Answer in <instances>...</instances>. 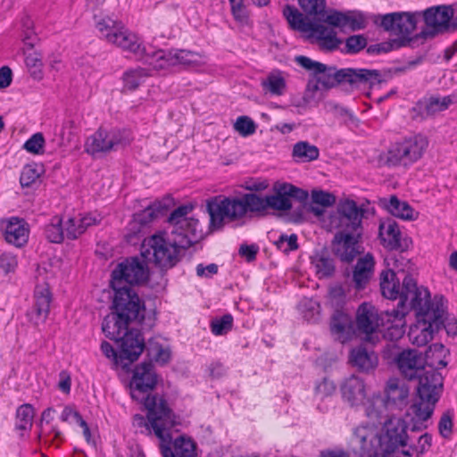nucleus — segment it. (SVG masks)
Masks as SVG:
<instances>
[{"instance_id": "2f4dec72", "label": "nucleus", "mask_w": 457, "mask_h": 457, "mask_svg": "<svg viewBox=\"0 0 457 457\" xmlns=\"http://www.w3.org/2000/svg\"><path fill=\"white\" fill-rule=\"evenodd\" d=\"M120 359L128 360L133 362L143 353L145 342L141 333L138 330H129L120 339Z\"/></svg>"}, {"instance_id": "f03ea898", "label": "nucleus", "mask_w": 457, "mask_h": 457, "mask_svg": "<svg viewBox=\"0 0 457 457\" xmlns=\"http://www.w3.org/2000/svg\"><path fill=\"white\" fill-rule=\"evenodd\" d=\"M403 296L410 301V308L415 311L417 321L410 328L408 337L417 346H424L433 339L434 334L442 328L445 320V298L430 297L428 288L417 285L411 276L403 278Z\"/></svg>"}, {"instance_id": "20e7f679", "label": "nucleus", "mask_w": 457, "mask_h": 457, "mask_svg": "<svg viewBox=\"0 0 457 457\" xmlns=\"http://www.w3.org/2000/svg\"><path fill=\"white\" fill-rule=\"evenodd\" d=\"M283 15L290 27L302 32L309 40L315 42L321 49L332 51L342 44L338 38L337 27L330 26L324 21H312L304 17L295 7L287 5Z\"/></svg>"}, {"instance_id": "e2e57ef3", "label": "nucleus", "mask_w": 457, "mask_h": 457, "mask_svg": "<svg viewBox=\"0 0 457 457\" xmlns=\"http://www.w3.org/2000/svg\"><path fill=\"white\" fill-rule=\"evenodd\" d=\"M295 62L301 67L304 68L307 71H312L314 74L318 72V71H324L325 64L320 63L319 62H315L309 57L299 55L295 58Z\"/></svg>"}, {"instance_id": "9b49d317", "label": "nucleus", "mask_w": 457, "mask_h": 457, "mask_svg": "<svg viewBox=\"0 0 457 457\" xmlns=\"http://www.w3.org/2000/svg\"><path fill=\"white\" fill-rule=\"evenodd\" d=\"M96 27L102 38L133 54L137 58L141 60L145 53L146 48L142 45L138 36L128 29L120 21L104 17L96 21Z\"/></svg>"}, {"instance_id": "a211bd4d", "label": "nucleus", "mask_w": 457, "mask_h": 457, "mask_svg": "<svg viewBox=\"0 0 457 457\" xmlns=\"http://www.w3.org/2000/svg\"><path fill=\"white\" fill-rule=\"evenodd\" d=\"M372 419L378 421L379 432L382 435L384 455L406 445L407 424L403 419L395 416L386 418L382 413V408H380V417Z\"/></svg>"}, {"instance_id": "b1692460", "label": "nucleus", "mask_w": 457, "mask_h": 457, "mask_svg": "<svg viewBox=\"0 0 457 457\" xmlns=\"http://www.w3.org/2000/svg\"><path fill=\"white\" fill-rule=\"evenodd\" d=\"M384 312L379 314L377 308L370 303H361L356 312V327L361 334L365 335L367 341L373 342L374 336L380 329L381 324L383 323Z\"/></svg>"}, {"instance_id": "a878e982", "label": "nucleus", "mask_w": 457, "mask_h": 457, "mask_svg": "<svg viewBox=\"0 0 457 457\" xmlns=\"http://www.w3.org/2000/svg\"><path fill=\"white\" fill-rule=\"evenodd\" d=\"M324 21L330 26L337 27L341 31L361 30L365 29L368 24L365 14L356 10L345 12L330 10L327 12Z\"/></svg>"}, {"instance_id": "393cba45", "label": "nucleus", "mask_w": 457, "mask_h": 457, "mask_svg": "<svg viewBox=\"0 0 457 457\" xmlns=\"http://www.w3.org/2000/svg\"><path fill=\"white\" fill-rule=\"evenodd\" d=\"M164 209L161 202L155 201L144 210L136 212L126 228L127 239L132 241L133 237L144 233L154 220L163 214Z\"/></svg>"}, {"instance_id": "3c124183", "label": "nucleus", "mask_w": 457, "mask_h": 457, "mask_svg": "<svg viewBox=\"0 0 457 457\" xmlns=\"http://www.w3.org/2000/svg\"><path fill=\"white\" fill-rule=\"evenodd\" d=\"M301 8L309 15H322L325 18L326 0H298Z\"/></svg>"}, {"instance_id": "69168bd1", "label": "nucleus", "mask_w": 457, "mask_h": 457, "mask_svg": "<svg viewBox=\"0 0 457 457\" xmlns=\"http://www.w3.org/2000/svg\"><path fill=\"white\" fill-rule=\"evenodd\" d=\"M366 38L361 35L351 36L346 39L345 46L348 53H357L366 46Z\"/></svg>"}, {"instance_id": "bb28decb", "label": "nucleus", "mask_w": 457, "mask_h": 457, "mask_svg": "<svg viewBox=\"0 0 457 457\" xmlns=\"http://www.w3.org/2000/svg\"><path fill=\"white\" fill-rule=\"evenodd\" d=\"M378 236L382 245L389 250L404 251L411 243L409 237L403 236L399 225L392 219L380 222Z\"/></svg>"}, {"instance_id": "4c0bfd02", "label": "nucleus", "mask_w": 457, "mask_h": 457, "mask_svg": "<svg viewBox=\"0 0 457 457\" xmlns=\"http://www.w3.org/2000/svg\"><path fill=\"white\" fill-rule=\"evenodd\" d=\"M349 361L358 370L368 372L378 365V356L372 351H368L363 346L353 348L349 356Z\"/></svg>"}, {"instance_id": "a18cd8bd", "label": "nucleus", "mask_w": 457, "mask_h": 457, "mask_svg": "<svg viewBox=\"0 0 457 457\" xmlns=\"http://www.w3.org/2000/svg\"><path fill=\"white\" fill-rule=\"evenodd\" d=\"M45 234L50 242L61 243L66 237L63 220L58 216L53 217L50 222L46 226Z\"/></svg>"}, {"instance_id": "052dcab7", "label": "nucleus", "mask_w": 457, "mask_h": 457, "mask_svg": "<svg viewBox=\"0 0 457 457\" xmlns=\"http://www.w3.org/2000/svg\"><path fill=\"white\" fill-rule=\"evenodd\" d=\"M45 145V138L41 133L34 134L24 144V148L29 152L35 154L43 153Z\"/></svg>"}, {"instance_id": "864d4df0", "label": "nucleus", "mask_w": 457, "mask_h": 457, "mask_svg": "<svg viewBox=\"0 0 457 457\" xmlns=\"http://www.w3.org/2000/svg\"><path fill=\"white\" fill-rule=\"evenodd\" d=\"M432 437L429 434L426 433L420 436L418 443L415 446L410 447L407 451H403L405 456L411 457L414 453L417 454V457H420L421 454L428 451L431 446Z\"/></svg>"}, {"instance_id": "cd10ccee", "label": "nucleus", "mask_w": 457, "mask_h": 457, "mask_svg": "<svg viewBox=\"0 0 457 457\" xmlns=\"http://www.w3.org/2000/svg\"><path fill=\"white\" fill-rule=\"evenodd\" d=\"M103 217L96 212L70 215L63 220L64 231L68 239H77L93 226L100 224Z\"/></svg>"}, {"instance_id": "f704fd0d", "label": "nucleus", "mask_w": 457, "mask_h": 457, "mask_svg": "<svg viewBox=\"0 0 457 457\" xmlns=\"http://www.w3.org/2000/svg\"><path fill=\"white\" fill-rule=\"evenodd\" d=\"M456 103L457 93L445 96H432L420 101L418 108L422 116L428 117L448 109L450 105Z\"/></svg>"}, {"instance_id": "4468645a", "label": "nucleus", "mask_w": 457, "mask_h": 457, "mask_svg": "<svg viewBox=\"0 0 457 457\" xmlns=\"http://www.w3.org/2000/svg\"><path fill=\"white\" fill-rule=\"evenodd\" d=\"M428 141L422 135L406 137L393 144L386 154L388 166L407 167L418 162L425 154Z\"/></svg>"}, {"instance_id": "774afa93", "label": "nucleus", "mask_w": 457, "mask_h": 457, "mask_svg": "<svg viewBox=\"0 0 457 457\" xmlns=\"http://www.w3.org/2000/svg\"><path fill=\"white\" fill-rule=\"evenodd\" d=\"M312 199L314 204H320L324 207L330 206L335 203V197L331 194L321 190L312 191Z\"/></svg>"}, {"instance_id": "f8f14e48", "label": "nucleus", "mask_w": 457, "mask_h": 457, "mask_svg": "<svg viewBox=\"0 0 457 457\" xmlns=\"http://www.w3.org/2000/svg\"><path fill=\"white\" fill-rule=\"evenodd\" d=\"M276 194L261 196L253 194L252 206L254 209V214L265 215L270 209L275 211H288L292 208L290 198H295L300 202H304L308 198V193L289 183L277 184L274 187Z\"/></svg>"}, {"instance_id": "37998d69", "label": "nucleus", "mask_w": 457, "mask_h": 457, "mask_svg": "<svg viewBox=\"0 0 457 457\" xmlns=\"http://www.w3.org/2000/svg\"><path fill=\"white\" fill-rule=\"evenodd\" d=\"M262 86L273 96H282L286 91L287 83L280 71H273L262 81Z\"/></svg>"}, {"instance_id": "a19ab883", "label": "nucleus", "mask_w": 457, "mask_h": 457, "mask_svg": "<svg viewBox=\"0 0 457 457\" xmlns=\"http://www.w3.org/2000/svg\"><path fill=\"white\" fill-rule=\"evenodd\" d=\"M292 155L296 162H308L318 159L320 151L315 145L300 141L294 145Z\"/></svg>"}, {"instance_id": "0e129e2a", "label": "nucleus", "mask_w": 457, "mask_h": 457, "mask_svg": "<svg viewBox=\"0 0 457 457\" xmlns=\"http://www.w3.org/2000/svg\"><path fill=\"white\" fill-rule=\"evenodd\" d=\"M439 434L445 437L449 438L453 431V419L449 412H445L438 423Z\"/></svg>"}, {"instance_id": "5fc2aeb1", "label": "nucleus", "mask_w": 457, "mask_h": 457, "mask_svg": "<svg viewBox=\"0 0 457 457\" xmlns=\"http://www.w3.org/2000/svg\"><path fill=\"white\" fill-rule=\"evenodd\" d=\"M234 129L243 137L253 135L256 130L254 121L248 116H240L237 119Z\"/></svg>"}, {"instance_id": "2eb2a0df", "label": "nucleus", "mask_w": 457, "mask_h": 457, "mask_svg": "<svg viewBox=\"0 0 457 457\" xmlns=\"http://www.w3.org/2000/svg\"><path fill=\"white\" fill-rule=\"evenodd\" d=\"M157 403L158 405L154 399L146 402V406L149 408L148 423L161 440L160 449L162 457H176L169 445L171 441L170 429L175 425L174 415L171 410L165 408L162 403Z\"/></svg>"}, {"instance_id": "09e8293b", "label": "nucleus", "mask_w": 457, "mask_h": 457, "mask_svg": "<svg viewBox=\"0 0 457 457\" xmlns=\"http://www.w3.org/2000/svg\"><path fill=\"white\" fill-rule=\"evenodd\" d=\"M43 168L37 164H28L26 165L21 174L20 181L22 187H30L34 184L41 176Z\"/></svg>"}, {"instance_id": "338daca9", "label": "nucleus", "mask_w": 457, "mask_h": 457, "mask_svg": "<svg viewBox=\"0 0 457 457\" xmlns=\"http://www.w3.org/2000/svg\"><path fill=\"white\" fill-rule=\"evenodd\" d=\"M75 129L76 123L74 120H67L62 123L60 130V137L62 144L65 142H71L75 134Z\"/></svg>"}, {"instance_id": "5701e85b", "label": "nucleus", "mask_w": 457, "mask_h": 457, "mask_svg": "<svg viewBox=\"0 0 457 457\" xmlns=\"http://www.w3.org/2000/svg\"><path fill=\"white\" fill-rule=\"evenodd\" d=\"M444 352V345L441 344H434L428 347L426 353V358L416 350H404L400 353L396 358V363L401 373L408 379L411 380L426 368L427 360L430 353H437L441 357Z\"/></svg>"}, {"instance_id": "39448f33", "label": "nucleus", "mask_w": 457, "mask_h": 457, "mask_svg": "<svg viewBox=\"0 0 457 457\" xmlns=\"http://www.w3.org/2000/svg\"><path fill=\"white\" fill-rule=\"evenodd\" d=\"M145 261L137 257L127 258L120 262L112 271L111 287L114 296H121L128 301L141 302L134 290L148 279V268Z\"/></svg>"}, {"instance_id": "7c9ffc66", "label": "nucleus", "mask_w": 457, "mask_h": 457, "mask_svg": "<svg viewBox=\"0 0 457 457\" xmlns=\"http://www.w3.org/2000/svg\"><path fill=\"white\" fill-rule=\"evenodd\" d=\"M35 303L29 313L30 320L35 324L44 323L50 312L52 295L49 287L46 285L36 287L34 294Z\"/></svg>"}, {"instance_id": "c85d7f7f", "label": "nucleus", "mask_w": 457, "mask_h": 457, "mask_svg": "<svg viewBox=\"0 0 457 457\" xmlns=\"http://www.w3.org/2000/svg\"><path fill=\"white\" fill-rule=\"evenodd\" d=\"M407 312V307L397 308L391 312H384L381 327L383 328V337L385 339L396 342L403 337L405 333V316Z\"/></svg>"}, {"instance_id": "ea45409f", "label": "nucleus", "mask_w": 457, "mask_h": 457, "mask_svg": "<svg viewBox=\"0 0 457 457\" xmlns=\"http://www.w3.org/2000/svg\"><path fill=\"white\" fill-rule=\"evenodd\" d=\"M384 206L393 216L404 220H413L417 217L412 207L407 202L400 201L395 195L385 201Z\"/></svg>"}, {"instance_id": "603ef678", "label": "nucleus", "mask_w": 457, "mask_h": 457, "mask_svg": "<svg viewBox=\"0 0 457 457\" xmlns=\"http://www.w3.org/2000/svg\"><path fill=\"white\" fill-rule=\"evenodd\" d=\"M233 326V317L230 314H225L220 318L215 319L211 322V330L215 336L227 334Z\"/></svg>"}, {"instance_id": "de8ad7c7", "label": "nucleus", "mask_w": 457, "mask_h": 457, "mask_svg": "<svg viewBox=\"0 0 457 457\" xmlns=\"http://www.w3.org/2000/svg\"><path fill=\"white\" fill-rule=\"evenodd\" d=\"M299 310L308 321H316L320 315V303L312 298H303L299 303Z\"/></svg>"}, {"instance_id": "dca6fc26", "label": "nucleus", "mask_w": 457, "mask_h": 457, "mask_svg": "<svg viewBox=\"0 0 457 457\" xmlns=\"http://www.w3.org/2000/svg\"><path fill=\"white\" fill-rule=\"evenodd\" d=\"M156 383V374L152 363L144 362L136 367L130 381V395L134 400L144 403L145 408L147 410V415L149 414V408L146 406V402L150 399H154L156 403H162L165 408H169L162 397L148 394L154 388Z\"/></svg>"}, {"instance_id": "6e6d98bb", "label": "nucleus", "mask_w": 457, "mask_h": 457, "mask_svg": "<svg viewBox=\"0 0 457 457\" xmlns=\"http://www.w3.org/2000/svg\"><path fill=\"white\" fill-rule=\"evenodd\" d=\"M148 354L153 356L157 362L167 363L170 359V350L169 347H162L155 343H150L147 348Z\"/></svg>"}, {"instance_id": "13d9d810", "label": "nucleus", "mask_w": 457, "mask_h": 457, "mask_svg": "<svg viewBox=\"0 0 457 457\" xmlns=\"http://www.w3.org/2000/svg\"><path fill=\"white\" fill-rule=\"evenodd\" d=\"M38 437L45 443H54L56 439L61 438L62 433L56 426L52 424H40Z\"/></svg>"}, {"instance_id": "c756f323", "label": "nucleus", "mask_w": 457, "mask_h": 457, "mask_svg": "<svg viewBox=\"0 0 457 457\" xmlns=\"http://www.w3.org/2000/svg\"><path fill=\"white\" fill-rule=\"evenodd\" d=\"M3 224L4 225V239L8 244L21 248L28 243L29 226L25 220L11 217L3 221Z\"/></svg>"}, {"instance_id": "423d86ee", "label": "nucleus", "mask_w": 457, "mask_h": 457, "mask_svg": "<svg viewBox=\"0 0 457 457\" xmlns=\"http://www.w3.org/2000/svg\"><path fill=\"white\" fill-rule=\"evenodd\" d=\"M316 80L309 81L307 91L315 92L320 89L334 87L339 83L347 82L352 87L359 88L367 85L373 86L380 82V74L376 70L367 69H341L325 65L324 71H318Z\"/></svg>"}, {"instance_id": "c03bdc74", "label": "nucleus", "mask_w": 457, "mask_h": 457, "mask_svg": "<svg viewBox=\"0 0 457 457\" xmlns=\"http://www.w3.org/2000/svg\"><path fill=\"white\" fill-rule=\"evenodd\" d=\"M150 74L144 68H137L127 71L123 74V88L125 90H136Z\"/></svg>"}, {"instance_id": "9d476101", "label": "nucleus", "mask_w": 457, "mask_h": 457, "mask_svg": "<svg viewBox=\"0 0 457 457\" xmlns=\"http://www.w3.org/2000/svg\"><path fill=\"white\" fill-rule=\"evenodd\" d=\"M145 64L154 71H168L173 67L200 68L206 64V58L203 54L184 49L152 51L146 49L141 58Z\"/></svg>"}, {"instance_id": "473e14b6", "label": "nucleus", "mask_w": 457, "mask_h": 457, "mask_svg": "<svg viewBox=\"0 0 457 457\" xmlns=\"http://www.w3.org/2000/svg\"><path fill=\"white\" fill-rule=\"evenodd\" d=\"M330 331L334 338L340 343L350 341L354 336L353 323L350 315L336 311L331 317Z\"/></svg>"}, {"instance_id": "8fccbe9b", "label": "nucleus", "mask_w": 457, "mask_h": 457, "mask_svg": "<svg viewBox=\"0 0 457 457\" xmlns=\"http://www.w3.org/2000/svg\"><path fill=\"white\" fill-rule=\"evenodd\" d=\"M26 66L30 71L31 76L35 79H41L43 77L42 67L43 61L41 54L33 52L28 54L25 58Z\"/></svg>"}, {"instance_id": "49530a36", "label": "nucleus", "mask_w": 457, "mask_h": 457, "mask_svg": "<svg viewBox=\"0 0 457 457\" xmlns=\"http://www.w3.org/2000/svg\"><path fill=\"white\" fill-rule=\"evenodd\" d=\"M174 452L176 457H195V443L186 436H180L175 439Z\"/></svg>"}, {"instance_id": "72a5a7b5", "label": "nucleus", "mask_w": 457, "mask_h": 457, "mask_svg": "<svg viewBox=\"0 0 457 457\" xmlns=\"http://www.w3.org/2000/svg\"><path fill=\"white\" fill-rule=\"evenodd\" d=\"M333 251L342 262H352L359 253L354 234L337 233L333 240Z\"/></svg>"}, {"instance_id": "0eeeda50", "label": "nucleus", "mask_w": 457, "mask_h": 457, "mask_svg": "<svg viewBox=\"0 0 457 457\" xmlns=\"http://www.w3.org/2000/svg\"><path fill=\"white\" fill-rule=\"evenodd\" d=\"M145 306L142 302L128 301L121 296H113L112 310L105 316L102 329L112 340L120 341L133 320L140 321L144 318Z\"/></svg>"}, {"instance_id": "ddd939ff", "label": "nucleus", "mask_w": 457, "mask_h": 457, "mask_svg": "<svg viewBox=\"0 0 457 457\" xmlns=\"http://www.w3.org/2000/svg\"><path fill=\"white\" fill-rule=\"evenodd\" d=\"M340 390L344 401L352 407L364 405L367 418L380 417L384 399L379 395L368 396L367 386L362 378L350 376L343 381Z\"/></svg>"}, {"instance_id": "bf43d9fd", "label": "nucleus", "mask_w": 457, "mask_h": 457, "mask_svg": "<svg viewBox=\"0 0 457 457\" xmlns=\"http://www.w3.org/2000/svg\"><path fill=\"white\" fill-rule=\"evenodd\" d=\"M231 7V12L236 21L241 23H246L248 14L244 0H228Z\"/></svg>"}, {"instance_id": "4be33fe9", "label": "nucleus", "mask_w": 457, "mask_h": 457, "mask_svg": "<svg viewBox=\"0 0 457 457\" xmlns=\"http://www.w3.org/2000/svg\"><path fill=\"white\" fill-rule=\"evenodd\" d=\"M129 143V135L120 129L105 130L99 129L88 137L85 143V151L92 155L106 154L124 147Z\"/></svg>"}, {"instance_id": "e433bc0d", "label": "nucleus", "mask_w": 457, "mask_h": 457, "mask_svg": "<svg viewBox=\"0 0 457 457\" xmlns=\"http://www.w3.org/2000/svg\"><path fill=\"white\" fill-rule=\"evenodd\" d=\"M311 264L320 279L332 277L336 270L333 258L324 249L315 252L311 256Z\"/></svg>"}, {"instance_id": "412c9836", "label": "nucleus", "mask_w": 457, "mask_h": 457, "mask_svg": "<svg viewBox=\"0 0 457 457\" xmlns=\"http://www.w3.org/2000/svg\"><path fill=\"white\" fill-rule=\"evenodd\" d=\"M455 9L453 5H437L427 8L421 12L426 29L421 31L424 37H433L439 33L456 28L453 20Z\"/></svg>"}, {"instance_id": "58836bf2", "label": "nucleus", "mask_w": 457, "mask_h": 457, "mask_svg": "<svg viewBox=\"0 0 457 457\" xmlns=\"http://www.w3.org/2000/svg\"><path fill=\"white\" fill-rule=\"evenodd\" d=\"M374 264V258L370 253L358 260L353 275L356 288L361 289L369 282L373 273Z\"/></svg>"}, {"instance_id": "6ab92c4d", "label": "nucleus", "mask_w": 457, "mask_h": 457, "mask_svg": "<svg viewBox=\"0 0 457 457\" xmlns=\"http://www.w3.org/2000/svg\"><path fill=\"white\" fill-rule=\"evenodd\" d=\"M353 431V443L359 448L361 457H384L382 435L378 421L369 419Z\"/></svg>"}, {"instance_id": "79ce46f5", "label": "nucleus", "mask_w": 457, "mask_h": 457, "mask_svg": "<svg viewBox=\"0 0 457 457\" xmlns=\"http://www.w3.org/2000/svg\"><path fill=\"white\" fill-rule=\"evenodd\" d=\"M35 417V409L29 403L18 407L15 414V429L21 432L30 430Z\"/></svg>"}, {"instance_id": "1a4fd4ad", "label": "nucleus", "mask_w": 457, "mask_h": 457, "mask_svg": "<svg viewBox=\"0 0 457 457\" xmlns=\"http://www.w3.org/2000/svg\"><path fill=\"white\" fill-rule=\"evenodd\" d=\"M420 18V12H398L378 15L374 20L375 23L390 34L399 37V39L380 44L378 49L388 52L404 46L409 37L415 31Z\"/></svg>"}, {"instance_id": "6e6552de", "label": "nucleus", "mask_w": 457, "mask_h": 457, "mask_svg": "<svg viewBox=\"0 0 457 457\" xmlns=\"http://www.w3.org/2000/svg\"><path fill=\"white\" fill-rule=\"evenodd\" d=\"M252 197H253V193L245 194L241 197L217 196L208 201L207 211L210 215V226L218 229L227 222L245 218L247 212L254 213Z\"/></svg>"}, {"instance_id": "680f3d73", "label": "nucleus", "mask_w": 457, "mask_h": 457, "mask_svg": "<svg viewBox=\"0 0 457 457\" xmlns=\"http://www.w3.org/2000/svg\"><path fill=\"white\" fill-rule=\"evenodd\" d=\"M336 391V386L333 381L324 378L315 387V395L322 400L331 396Z\"/></svg>"}, {"instance_id": "c9c22d12", "label": "nucleus", "mask_w": 457, "mask_h": 457, "mask_svg": "<svg viewBox=\"0 0 457 457\" xmlns=\"http://www.w3.org/2000/svg\"><path fill=\"white\" fill-rule=\"evenodd\" d=\"M386 401H384L382 411L386 407H395L402 409L408 403L409 388L404 383L393 379L390 380L386 386Z\"/></svg>"}, {"instance_id": "7ed1b4c3", "label": "nucleus", "mask_w": 457, "mask_h": 457, "mask_svg": "<svg viewBox=\"0 0 457 457\" xmlns=\"http://www.w3.org/2000/svg\"><path fill=\"white\" fill-rule=\"evenodd\" d=\"M419 380L417 399L411 406L416 424L413 429L427 428L423 425L431 418L443 388V377L436 370L435 363L427 364L426 368L416 377Z\"/></svg>"}, {"instance_id": "aec40b11", "label": "nucleus", "mask_w": 457, "mask_h": 457, "mask_svg": "<svg viewBox=\"0 0 457 457\" xmlns=\"http://www.w3.org/2000/svg\"><path fill=\"white\" fill-rule=\"evenodd\" d=\"M405 260L395 254L387 256L385 259L387 270H384L380 274V290L384 297L391 300H395L400 297V303L397 308L406 307V303L410 307V301H406L403 296L404 289L403 285L400 286V281L396 278V272L403 270V262Z\"/></svg>"}, {"instance_id": "f3484780", "label": "nucleus", "mask_w": 457, "mask_h": 457, "mask_svg": "<svg viewBox=\"0 0 457 457\" xmlns=\"http://www.w3.org/2000/svg\"><path fill=\"white\" fill-rule=\"evenodd\" d=\"M363 209L358 207L353 200L340 201L336 212L329 215V227L337 233L360 235Z\"/></svg>"}, {"instance_id": "4d7b16f0", "label": "nucleus", "mask_w": 457, "mask_h": 457, "mask_svg": "<svg viewBox=\"0 0 457 457\" xmlns=\"http://www.w3.org/2000/svg\"><path fill=\"white\" fill-rule=\"evenodd\" d=\"M275 245H277L278 249L283 253H289L291 251L296 250L298 248L297 236L295 234H291L290 236L281 234L279 237L275 241Z\"/></svg>"}, {"instance_id": "f257e3e1", "label": "nucleus", "mask_w": 457, "mask_h": 457, "mask_svg": "<svg viewBox=\"0 0 457 457\" xmlns=\"http://www.w3.org/2000/svg\"><path fill=\"white\" fill-rule=\"evenodd\" d=\"M191 210L186 205L178 207L169 217L171 226L169 234L158 233L144 239L140 250L146 262L162 268H171L179 262L181 250L198 241V220L187 217Z\"/></svg>"}]
</instances>
